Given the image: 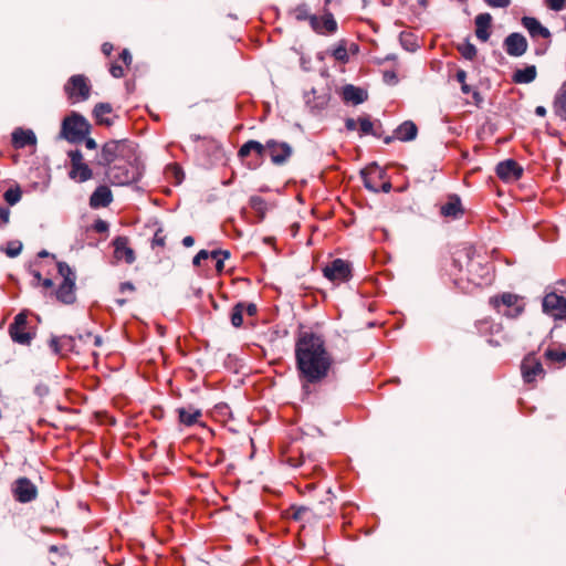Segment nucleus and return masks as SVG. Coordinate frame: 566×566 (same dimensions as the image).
Wrapping results in <instances>:
<instances>
[{
    "mask_svg": "<svg viewBox=\"0 0 566 566\" xmlns=\"http://www.w3.org/2000/svg\"><path fill=\"white\" fill-rule=\"evenodd\" d=\"M57 271L59 274L63 277V281H66V279H73V281H75V274L65 262L57 263Z\"/></svg>",
    "mask_w": 566,
    "mask_h": 566,
    "instance_id": "c03bdc74",
    "label": "nucleus"
},
{
    "mask_svg": "<svg viewBox=\"0 0 566 566\" xmlns=\"http://www.w3.org/2000/svg\"><path fill=\"white\" fill-rule=\"evenodd\" d=\"M311 29L321 35H331L337 32L338 25L333 12L323 11L321 17L313 15L311 19Z\"/></svg>",
    "mask_w": 566,
    "mask_h": 566,
    "instance_id": "f8f14e48",
    "label": "nucleus"
},
{
    "mask_svg": "<svg viewBox=\"0 0 566 566\" xmlns=\"http://www.w3.org/2000/svg\"><path fill=\"white\" fill-rule=\"evenodd\" d=\"M361 176L365 188L374 192L379 191L377 179L381 178L382 170L376 164L370 165L365 170H363Z\"/></svg>",
    "mask_w": 566,
    "mask_h": 566,
    "instance_id": "aec40b11",
    "label": "nucleus"
},
{
    "mask_svg": "<svg viewBox=\"0 0 566 566\" xmlns=\"http://www.w3.org/2000/svg\"><path fill=\"white\" fill-rule=\"evenodd\" d=\"M165 244H166V235L164 234L163 229H158L155 232L154 238L151 240V247L153 248H155V247L164 248Z\"/></svg>",
    "mask_w": 566,
    "mask_h": 566,
    "instance_id": "de8ad7c7",
    "label": "nucleus"
},
{
    "mask_svg": "<svg viewBox=\"0 0 566 566\" xmlns=\"http://www.w3.org/2000/svg\"><path fill=\"white\" fill-rule=\"evenodd\" d=\"M42 284L45 289H50L53 286V281L51 279H44Z\"/></svg>",
    "mask_w": 566,
    "mask_h": 566,
    "instance_id": "774afa93",
    "label": "nucleus"
},
{
    "mask_svg": "<svg viewBox=\"0 0 566 566\" xmlns=\"http://www.w3.org/2000/svg\"><path fill=\"white\" fill-rule=\"evenodd\" d=\"M69 157L71 159V169L69 171L71 179L84 182L92 178V170L83 163V155L80 150H71Z\"/></svg>",
    "mask_w": 566,
    "mask_h": 566,
    "instance_id": "9b49d317",
    "label": "nucleus"
},
{
    "mask_svg": "<svg viewBox=\"0 0 566 566\" xmlns=\"http://www.w3.org/2000/svg\"><path fill=\"white\" fill-rule=\"evenodd\" d=\"M455 78L461 85L467 83V72L462 69H459L455 73Z\"/></svg>",
    "mask_w": 566,
    "mask_h": 566,
    "instance_id": "13d9d810",
    "label": "nucleus"
},
{
    "mask_svg": "<svg viewBox=\"0 0 566 566\" xmlns=\"http://www.w3.org/2000/svg\"><path fill=\"white\" fill-rule=\"evenodd\" d=\"M391 189V184L389 181L384 182L381 186H379V190H382L384 192H389Z\"/></svg>",
    "mask_w": 566,
    "mask_h": 566,
    "instance_id": "69168bd1",
    "label": "nucleus"
},
{
    "mask_svg": "<svg viewBox=\"0 0 566 566\" xmlns=\"http://www.w3.org/2000/svg\"><path fill=\"white\" fill-rule=\"evenodd\" d=\"M332 56L340 62V63H347L349 61V56H348V50H347V46H346V41L345 40H342L338 42V44L332 50Z\"/></svg>",
    "mask_w": 566,
    "mask_h": 566,
    "instance_id": "473e14b6",
    "label": "nucleus"
},
{
    "mask_svg": "<svg viewBox=\"0 0 566 566\" xmlns=\"http://www.w3.org/2000/svg\"><path fill=\"white\" fill-rule=\"evenodd\" d=\"M461 91H462L463 94L472 93V96H473V98H474V101L476 103H479L482 99L481 96H480V93L478 91H472L471 86L468 85L467 83H463L461 85Z\"/></svg>",
    "mask_w": 566,
    "mask_h": 566,
    "instance_id": "603ef678",
    "label": "nucleus"
},
{
    "mask_svg": "<svg viewBox=\"0 0 566 566\" xmlns=\"http://www.w3.org/2000/svg\"><path fill=\"white\" fill-rule=\"evenodd\" d=\"M460 52L462 56L467 60H473L476 55V49L471 43H465L460 48Z\"/></svg>",
    "mask_w": 566,
    "mask_h": 566,
    "instance_id": "a18cd8bd",
    "label": "nucleus"
},
{
    "mask_svg": "<svg viewBox=\"0 0 566 566\" xmlns=\"http://www.w3.org/2000/svg\"><path fill=\"white\" fill-rule=\"evenodd\" d=\"M142 174L143 166L133 142H108V184L129 185L137 181Z\"/></svg>",
    "mask_w": 566,
    "mask_h": 566,
    "instance_id": "f03ea898",
    "label": "nucleus"
},
{
    "mask_svg": "<svg viewBox=\"0 0 566 566\" xmlns=\"http://www.w3.org/2000/svg\"><path fill=\"white\" fill-rule=\"evenodd\" d=\"M210 256L214 259L216 262V269L218 272H221L224 266V260H227L230 256V252L226 250H214L210 253Z\"/></svg>",
    "mask_w": 566,
    "mask_h": 566,
    "instance_id": "58836bf2",
    "label": "nucleus"
},
{
    "mask_svg": "<svg viewBox=\"0 0 566 566\" xmlns=\"http://www.w3.org/2000/svg\"><path fill=\"white\" fill-rule=\"evenodd\" d=\"M265 154L275 166L285 165L293 155V147L286 142L268 139L265 144L250 139L238 150V157L245 161L250 169H256L263 163Z\"/></svg>",
    "mask_w": 566,
    "mask_h": 566,
    "instance_id": "7ed1b4c3",
    "label": "nucleus"
},
{
    "mask_svg": "<svg viewBox=\"0 0 566 566\" xmlns=\"http://www.w3.org/2000/svg\"><path fill=\"white\" fill-rule=\"evenodd\" d=\"M119 290L122 293H125V292H133L135 290V287L130 282H124L120 284Z\"/></svg>",
    "mask_w": 566,
    "mask_h": 566,
    "instance_id": "052dcab7",
    "label": "nucleus"
},
{
    "mask_svg": "<svg viewBox=\"0 0 566 566\" xmlns=\"http://www.w3.org/2000/svg\"><path fill=\"white\" fill-rule=\"evenodd\" d=\"M94 114L99 123L106 122V119L104 117V115L106 114V104L101 103V104L96 105L94 108Z\"/></svg>",
    "mask_w": 566,
    "mask_h": 566,
    "instance_id": "09e8293b",
    "label": "nucleus"
},
{
    "mask_svg": "<svg viewBox=\"0 0 566 566\" xmlns=\"http://www.w3.org/2000/svg\"><path fill=\"white\" fill-rule=\"evenodd\" d=\"M292 14L296 21H298V22L308 21L310 24H311V19L314 15L310 12L308 6L306 3L297 4L292 10Z\"/></svg>",
    "mask_w": 566,
    "mask_h": 566,
    "instance_id": "72a5a7b5",
    "label": "nucleus"
},
{
    "mask_svg": "<svg viewBox=\"0 0 566 566\" xmlns=\"http://www.w3.org/2000/svg\"><path fill=\"white\" fill-rule=\"evenodd\" d=\"M492 22V17L490 13H480L475 17V35L482 41L486 42L490 38V27Z\"/></svg>",
    "mask_w": 566,
    "mask_h": 566,
    "instance_id": "5701e85b",
    "label": "nucleus"
},
{
    "mask_svg": "<svg viewBox=\"0 0 566 566\" xmlns=\"http://www.w3.org/2000/svg\"><path fill=\"white\" fill-rule=\"evenodd\" d=\"M543 311L555 319L566 321V297L555 292L546 294L543 300Z\"/></svg>",
    "mask_w": 566,
    "mask_h": 566,
    "instance_id": "9d476101",
    "label": "nucleus"
},
{
    "mask_svg": "<svg viewBox=\"0 0 566 566\" xmlns=\"http://www.w3.org/2000/svg\"><path fill=\"white\" fill-rule=\"evenodd\" d=\"M286 515L289 518H292L296 522H308L312 517H314L312 510L303 505L290 506L286 511Z\"/></svg>",
    "mask_w": 566,
    "mask_h": 566,
    "instance_id": "c85d7f7f",
    "label": "nucleus"
},
{
    "mask_svg": "<svg viewBox=\"0 0 566 566\" xmlns=\"http://www.w3.org/2000/svg\"><path fill=\"white\" fill-rule=\"evenodd\" d=\"M490 7L506 8L510 6L511 0H484Z\"/></svg>",
    "mask_w": 566,
    "mask_h": 566,
    "instance_id": "4d7b16f0",
    "label": "nucleus"
},
{
    "mask_svg": "<svg viewBox=\"0 0 566 566\" xmlns=\"http://www.w3.org/2000/svg\"><path fill=\"white\" fill-rule=\"evenodd\" d=\"M546 3L554 11H560L566 8V0H546Z\"/></svg>",
    "mask_w": 566,
    "mask_h": 566,
    "instance_id": "8fccbe9b",
    "label": "nucleus"
},
{
    "mask_svg": "<svg viewBox=\"0 0 566 566\" xmlns=\"http://www.w3.org/2000/svg\"><path fill=\"white\" fill-rule=\"evenodd\" d=\"M553 111L560 119L566 118V82L562 84L554 97Z\"/></svg>",
    "mask_w": 566,
    "mask_h": 566,
    "instance_id": "cd10ccee",
    "label": "nucleus"
},
{
    "mask_svg": "<svg viewBox=\"0 0 566 566\" xmlns=\"http://www.w3.org/2000/svg\"><path fill=\"white\" fill-rule=\"evenodd\" d=\"M535 114L537 116L544 117L546 115V108L544 106H537L535 108Z\"/></svg>",
    "mask_w": 566,
    "mask_h": 566,
    "instance_id": "0e129e2a",
    "label": "nucleus"
},
{
    "mask_svg": "<svg viewBox=\"0 0 566 566\" xmlns=\"http://www.w3.org/2000/svg\"><path fill=\"white\" fill-rule=\"evenodd\" d=\"M21 197H22V192L20 190L19 187L17 188H9L6 192H4V200L10 205V206H13L15 205L17 202H19L21 200Z\"/></svg>",
    "mask_w": 566,
    "mask_h": 566,
    "instance_id": "79ce46f5",
    "label": "nucleus"
},
{
    "mask_svg": "<svg viewBox=\"0 0 566 566\" xmlns=\"http://www.w3.org/2000/svg\"><path fill=\"white\" fill-rule=\"evenodd\" d=\"M440 213L446 218H461L463 216V209L460 198L458 196L449 197V200L441 206Z\"/></svg>",
    "mask_w": 566,
    "mask_h": 566,
    "instance_id": "4be33fe9",
    "label": "nucleus"
},
{
    "mask_svg": "<svg viewBox=\"0 0 566 566\" xmlns=\"http://www.w3.org/2000/svg\"><path fill=\"white\" fill-rule=\"evenodd\" d=\"M12 145L15 148H24L25 146H35L36 136L33 130L18 127L12 133Z\"/></svg>",
    "mask_w": 566,
    "mask_h": 566,
    "instance_id": "6ab92c4d",
    "label": "nucleus"
},
{
    "mask_svg": "<svg viewBox=\"0 0 566 566\" xmlns=\"http://www.w3.org/2000/svg\"><path fill=\"white\" fill-rule=\"evenodd\" d=\"M133 57L130 52L127 49H124L119 54V60L112 63L109 67V72L114 77H123L124 76V67L128 69L132 64Z\"/></svg>",
    "mask_w": 566,
    "mask_h": 566,
    "instance_id": "a878e982",
    "label": "nucleus"
},
{
    "mask_svg": "<svg viewBox=\"0 0 566 566\" xmlns=\"http://www.w3.org/2000/svg\"><path fill=\"white\" fill-rule=\"evenodd\" d=\"M523 27L528 31L532 38L549 39L551 32L547 28L541 24V22L533 17H524L522 19Z\"/></svg>",
    "mask_w": 566,
    "mask_h": 566,
    "instance_id": "412c9836",
    "label": "nucleus"
},
{
    "mask_svg": "<svg viewBox=\"0 0 566 566\" xmlns=\"http://www.w3.org/2000/svg\"><path fill=\"white\" fill-rule=\"evenodd\" d=\"M177 412L179 421L187 427L198 423L202 416L201 410L193 407L179 408Z\"/></svg>",
    "mask_w": 566,
    "mask_h": 566,
    "instance_id": "bb28decb",
    "label": "nucleus"
},
{
    "mask_svg": "<svg viewBox=\"0 0 566 566\" xmlns=\"http://www.w3.org/2000/svg\"><path fill=\"white\" fill-rule=\"evenodd\" d=\"M545 358L552 363H563L566 360V352L560 348H548Z\"/></svg>",
    "mask_w": 566,
    "mask_h": 566,
    "instance_id": "e433bc0d",
    "label": "nucleus"
},
{
    "mask_svg": "<svg viewBox=\"0 0 566 566\" xmlns=\"http://www.w3.org/2000/svg\"><path fill=\"white\" fill-rule=\"evenodd\" d=\"M12 493L17 501L28 503L35 500L38 489L28 478H19L12 484Z\"/></svg>",
    "mask_w": 566,
    "mask_h": 566,
    "instance_id": "ddd939ff",
    "label": "nucleus"
},
{
    "mask_svg": "<svg viewBox=\"0 0 566 566\" xmlns=\"http://www.w3.org/2000/svg\"><path fill=\"white\" fill-rule=\"evenodd\" d=\"M521 373L526 384H534L537 379H543L545 376V370L539 358L533 353L526 355L522 360Z\"/></svg>",
    "mask_w": 566,
    "mask_h": 566,
    "instance_id": "0eeeda50",
    "label": "nucleus"
},
{
    "mask_svg": "<svg viewBox=\"0 0 566 566\" xmlns=\"http://www.w3.org/2000/svg\"><path fill=\"white\" fill-rule=\"evenodd\" d=\"M395 133L399 140L409 142L416 138L418 128L412 122L407 120L399 125Z\"/></svg>",
    "mask_w": 566,
    "mask_h": 566,
    "instance_id": "7c9ffc66",
    "label": "nucleus"
},
{
    "mask_svg": "<svg viewBox=\"0 0 566 566\" xmlns=\"http://www.w3.org/2000/svg\"><path fill=\"white\" fill-rule=\"evenodd\" d=\"M295 361L300 377L308 384L325 379L334 365L325 339L313 332L300 333L295 342Z\"/></svg>",
    "mask_w": 566,
    "mask_h": 566,
    "instance_id": "f257e3e1",
    "label": "nucleus"
},
{
    "mask_svg": "<svg viewBox=\"0 0 566 566\" xmlns=\"http://www.w3.org/2000/svg\"><path fill=\"white\" fill-rule=\"evenodd\" d=\"M358 125L360 136L374 134V123L368 116L358 117Z\"/></svg>",
    "mask_w": 566,
    "mask_h": 566,
    "instance_id": "a19ab883",
    "label": "nucleus"
},
{
    "mask_svg": "<svg viewBox=\"0 0 566 566\" xmlns=\"http://www.w3.org/2000/svg\"><path fill=\"white\" fill-rule=\"evenodd\" d=\"M342 97L346 103L358 105L367 99L368 94L365 90L348 84L344 86Z\"/></svg>",
    "mask_w": 566,
    "mask_h": 566,
    "instance_id": "b1692460",
    "label": "nucleus"
},
{
    "mask_svg": "<svg viewBox=\"0 0 566 566\" xmlns=\"http://www.w3.org/2000/svg\"><path fill=\"white\" fill-rule=\"evenodd\" d=\"M195 243V239L191 237V235H187L182 239V244L184 247L186 248H190L192 247Z\"/></svg>",
    "mask_w": 566,
    "mask_h": 566,
    "instance_id": "680f3d73",
    "label": "nucleus"
},
{
    "mask_svg": "<svg viewBox=\"0 0 566 566\" xmlns=\"http://www.w3.org/2000/svg\"><path fill=\"white\" fill-rule=\"evenodd\" d=\"M472 282H473L475 285H479V286H480V285H483V284H488V283H490V282H491V279H490L489 276H486V277L482 276V277H481V281L475 282V281H473V280H472Z\"/></svg>",
    "mask_w": 566,
    "mask_h": 566,
    "instance_id": "338daca9",
    "label": "nucleus"
},
{
    "mask_svg": "<svg viewBox=\"0 0 566 566\" xmlns=\"http://www.w3.org/2000/svg\"><path fill=\"white\" fill-rule=\"evenodd\" d=\"M106 232V221L103 219H94L93 222L86 223L83 227L82 238L88 245H96L97 241L94 238L95 233Z\"/></svg>",
    "mask_w": 566,
    "mask_h": 566,
    "instance_id": "a211bd4d",
    "label": "nucleus"
},
{
    "mask_svg": "<svg viewBox=\"0 0 566 566\" xmlns=\"http://www.w3.org/2000/svg\"><path fill=\"white\" fill-rule=\"evenodd\" d=\"M536 66L528 65L524 69L516 70L512 75V80L516 84H528L536 78Z\"/></svg>",
    "mask_w": 566,
    "mask_h": 566,
    "instance_id": "c756f323",
    "label": "nucleus"
},
{
    "mask_svg": "<svg viewBox=\"0 0 566 566\" xmlns=\"http://www.w3.org/2000/svg\"><path fill=\"white\" fill-rule=\"evenodd\" d=\"M250 207L261 217H264L266 211V202L260 196H252L250 198Z\"/></svg>",
    "mask_w": 566,
    "mask_h": 566,
    "instance_id": "ea45409f",
    "label": "nucleus"
},
{
    "mask_svg": "<svg viewBox=\"0 0 566 566\" xmlns=\"http://www.w3.org/2000/svg\"><path fill=\"white\" fill-rule=\"evenodd\" d=\"M56 297L64 304H72L75 301V281L66 279L56 291Z\"/></svg>",
    "mask_w": 566,
    "mask_h": 566,
    "instance_id": "393cba45",
    "label": "nucleus"
},
{
    "mask_svg": "<svg viewBox=\"0 0 566 566\" xmlns=\"http://www.w3.org/2000/svg\"><path fill=\"white\" fill-rule=\"evenodd\" d=\"M243 312L244 314H247L248 316H255L256 313H258V307L254 303H244L243 302Z\"/></svg>",
    "mask_w": 566,
    "mask_h": 566,
    "instance_id": "5fc2aeb1",
    "label": "nucleus"
},
{
    "mask_svg": "<svg viewBox=\"0 0 566 566\" xmlns=\"http://www.w3.org/2000/svg\"><path fill=\"white\" fill-rule=\"evenodd\" d=\"M357 125H358V118L357 119L347 118L346 122H345V127L348 130H355L357 128Z\"/></svg>",
    "mask_w": 566,
    "mask_h": 566,
    "instance_id": "bf43d9fd",
    "label": "nucleus"
},
{
    "mask_svg": "<svg viewBox=\"0 0 566 566\" xmlns=\"http://www.w3.org/2000/svg\"><path fill=\"white\" fill-rule=\"evenodd\" d=\"M78 338L74 336L52 337L49 342L50 347L55 354L65 356L67 353L80 354L83 348L77 343Z\"/></svg>",
    "mask_w": 566,
    "mask_h": 566,
    "instance_id": "2eb2a0df",
    "label": "nucleus"
},
{
    "mask_svg": "<svg viewBox=\"0 0 566 566\" xmlns=\"http://www.w3.org/2000/svg\"><path fill=\"white\" fill-rule=\"evenodd\" d=\"M210 253L206 250H200L192 260L193 265L198 266L203 260L209 258Z\"/></svg>",
    "mask_w": 566,
    "mask_h": 566,
    "instance_id": "864d4df0",
    "label": "nucleus"
},
{
    "mask_svg": "<svg viewBox=\"0 0 566 566\" xmlns=\"http://www.w3.org/2000/svg\"><path fill=\"white\" fill-rule=\"evenodd\" d=\"M490 305L501 315L516 318L525 308L523 297L517 294L504 292L490 298Z\"/></svg>",
    "mask_w": 566,
    "mask_h": 566,
    "instance_id": "39448f33",
    "label": "nucleus"
},
{
    "mask_svg": "<svg viewBox=\"0 0 566 566\" xmlns=\"http://www.w3.org/2000/svg\"><path fill=\"white\" fill-rule=\"evenodd\" d=\"M342 0H324L323 11L332 12L334 9L340 7Z\"/></svg>",
    "mask_w": 566,
    "mask_h": 566,
    "instance_id": "3c124183",
    "label": "nucleus"
},
{
    "mask_svg": "<svg viewBox=\"0 0 566 566\" xmlns=\"http://www.w3.org/2000/svg\"><path fill=\"white\" fill-rule=\"evenodd\" d=\"M166 176L172 180L175 185H179L184 180V171L177 164H170L166 168Z\"/></svg>",
    "mask_w": 566,
    "mask_h": 566,
    "instance_id": "c9c22d12",
    "label": "nucleus"
},
{
    "mask_svg": "<svg viewBox=\"0 0 566 566\" xmlns=\"http://www.w3.org/2000/svg\"><path fill=\"white\" fill-rule=\"evenodd\" d=\"M64 91L73 103L85 101L90 96V85L84 75H73L64 86Z\"/></svg>",
    "mask_w": 566,
    "mask_h": 566,
    "instance_id": "1a4fd4ad",
    "label": "nucleus"
},
{
    "mask_svg": "<svg viewBox=\"0 0 566 566\" xmlns=\"http://www.w3.org/2000/svg\"><path fill=\"white\" fill-rule=\"evenodd\" d=\"M93 340V344L95 346H102L103 345V337L99 335L94 336L92 333H85L78 335V342L83 344H87L88 342Z\"/></svg>",
    "mask_w": 566,
    "mask_h": 566,
    "instance_id": "37998d69",
    "label": "nucleus"
},
{
    "mask_svg": "<svg viewBox=\"0 0 566 566\" xmlns=\"http://www.w3.org/2000/svg\"><path fill=\"white\" fill-rule=\"evenodd\" d=\"M112 245L114 248L113 259L115 263L133 264L136 261V253L127 237H116Z\"/></svg>",
    "mask_w": 566,
    "mask_h": 566,
    "instance_id": "6e6552de",
    "label": "nucleus"
},
{
    "mask_svg": "<svg viewBox=\"0 0 566 566\" xmlns=\"http://www.w3.org/2000/svg\"><path fill=\"white\" fill-rule=\"evenodd\" d=\"M88 122L80 114L73 112L62 122L60 138L72 144L81 143L90 133Z\"/></svg>",
    "mask_w": 566,
    "mask_h": 566,
    "instance_id": "20e7f679",
    "label": "nucleus"
},
{
    "mask_svg": "<svg viewBox=\"0 0 566 566\" xmlns=\"http://www.w3.org/2000/svg\"><path fill=\"white\" fill-rule=\"evenodd\" d=\"M90 206L93 209L106 207V185H101L91 196Z\"/></svg>",
    "mask_w": 566,
    "mask_h": 566,
    "instance_id": "2f4dec72",
    "label": "nucleus"
},
{
    "mask_svg": "<svg viewBox=\"0 0 566 566\" xmlns=\"http://www.w3.org/2000/svg\"><path fill=\"white\" fill-rule=\"evenodd\" d=\"M504 49L511 56H521L527 50V41L521 33H511L504 40Z\"/></svg>",
    "mask_w": 566,
    "mask_h": 566,
    "instance_id": "f3484780",
    "label": "nucleus"
},
{
    "mask_svg": "<svg viewBox=\"0 0 566 566\" xmlns=\"http://www.w3.org/2000/svg\"><path fill=\"white\" fill-rule=\"evenodd\" d=\"M401 45L409 52H413L418 48V43L412 33L401 32L400 34Z\"/></svg>",
    "mask_w": 566,
    "mask_h": 566,
    "instance_id": "4c0bfd02",
    "label": "nucleus"
},
{
    "mask_svg": "<svg viewBox=\"0 0 566 566\" xmlns=\"http://www.w3.org/2000/svg\"><path fill=\"white\" fill-rule=\"evenodd\" d=\"M10 210L7 208H0V228H3L9 223Z\"/></svg>",
    "mask_w": 566,
    "mask_h": 566,
    "instance_id": "6e6d98bb",
    "label": "nucleus"
},
{
    "mask_svg": "<svg viewBox=\"0 0 566 566\" xmlns=\"http://www.w3.org/2000/svg\"><path fill=\"white\" fill-rule=\"evenodd\" d=\"M85 146L88 148V149H95L96 148V143L94 139L92 138H86L85 137Z\"/></svg>",
    "mask_w": 566,
    "mask_h": 566,
    "instance_id": "e2e57ef3",
    "label": "nucleus"
},
{
    "mask_svg": "<svg viewBox=\"0 0 566 566\" xmlns=\"http://www.w3.org/2000/svg\"><path fill=\"white\" fill-rule=\"evenodd\" d=\"M243 302L237 303L230 312V322L233 327L239 328L243 325Z\"/></svg>",
    "mask_w": 566,
    "mask_h": 566,
    "instance_id": "f704fd0d",
    "label": "nucleus"
},
{
    "mask_svg": "<svg viewBox=\"0 0 566 566\" xmlns=\"http://www.w3.org/2000/svg\"><path fill=\"white\" fill-rule=\"evenodd\" d=\"M27 314L19 313L14 317V322L9 327L11 338L19 344L25 345L31 340V334L25 331Z\"/></svg>",
    "mask_w": 566,
    "mask_h": 566,
    "instance_id": "dca6fc26",
    "label": "nucleus"
},
{
    "mask_svg": "<svg viewBox=\"0 0 566 566\" xmlns=\"http://www.w3.org/2000/svg\"><path fill=\"white\" fill-rule=\"evenodd\" d=\"M21 250H22V243L21 242H18V241L10 242L8 244L6 253L10 258H15V256H18L21 253Z\"/></svg>",
    "mask_w": 566,
    "mask_h": 566,
    "instance_id": "49530a36",
    "label": "nucleus"
},
{
    "mask_svg": "<svg viewBox=\"0 0 566 566\" xmlns=\"http://www.w3.org/2000/svg\"><path fill=\"white\" fill-rule=\"evenodd\" d=\"M523 167L514 159H506L496 165L495 172L504 182H514L523 176Z\"/></svg>",
    "mask_w": 566,
    "mask_h": 566,
    "instance_id": "4468645a",
    "label": "nucleus"
},
{
    "mask_svg": "<svg viewBox=\"0 0 566 566\" xmlns=\"http://www.w3.org/2000/svg\"><path fill=\"white\" fill-rule=\"evenodd\" d=\"M323 275L333 284L348 282L353 276L352 264L343 259H334L322 269Z\"/></svg>",
    "mask_w": 566,
    "mask_h": 566,
    "instance_id": "423d86ee",
    "label": "nucleus"
}]
</instances>
